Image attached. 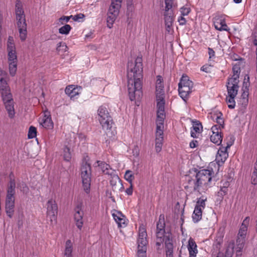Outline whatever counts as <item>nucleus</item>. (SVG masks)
<instances>
[{
	"instance_id": "9",
	"label": "nucleus",
	"mask_w": 257,
	"mask_h": 257,
	"mask_svg": "<svg viewBox=\"0 0 257 257\" xmlns=\"http://www.w3.org/2000/svg\"><path fill=\"white\" fill-rule=\"evenodd\" d=\"M123 0H112L107 14L106 25L110 29L112 28L119 13V10L121 7Z\"/></svg>"
},
{
	"instance_id": "56",
	"label": "nucleus",
	"mask_w": 257,
	"mask_h": 257,
	"mask_svg": "<svg viewBox=\"0 0 257 257\" xmlns=\"http://www.w3.org/2000/svg\"><path fill=\"white\" fill-rule=\"evenodd\" d=\"M71 28L69 25H65V35L68 34L70 32Z\"/></svg>"
},
{
	"instance_id": "7",
	"label": "nucleus",
	"mask_w": 257,
	"mask_h": 257,
	"mask_svg": "<svg viewBox=\"0 0 257 257\" xmlns=\"http://www.w3.org/2000/svg\"><path fill=\"white\" fill-rule=\"evenodd\" d=\"M166 116H157L155 132V150L157 153L162 150L164 141V121Z\"/></svg>"
},
{
	"instance_id": "21",
	"label": "nucleus",
	"mask_w": 257,
	"mask_h": 257,
	"mask_svg": "<svg viewBox=\"0 0 257 257\" xmlns=\"http://www.w3.org/2000/svg\"><path fill=\"white\" fill-rule=\"evenodd\" d=\"M81 92L82 88L75 85H69L65 88V93H66L71 99H77Z\"/></svg>"
},
{
	"instance_id": "53",
	"label": "nucleus",
	"mask_w": 257,
	"mask_h": 257,
	"mask_svg": "<svg viewBox=\"0 0 257 257\" xmlns=\"http://www.w3.org/2000/svg\"><path fill=\"white\" fill-rule=\"evenodd\" d=\"M131 185L129 188L126 189L125 192L128 195H131L133 193V185L132 184H130Z\"/></svg>"
},
{
	"instance_id": "26",
	"label": "nucleus",
	"mask_w": 257,
	"mask_h": 257,
	"mask_svg": "<svg viewBox=\"0 0 257 257\" xmlns=\"http://www.w3.org/2000/svg\"><path fill=\"white\" fill-rule=\"evenodd\" d=\"M202 126L199 121H192V127L191 130V136L193 138H198L202 131Z\"/></svg>"
},
{
	"instance_id": "30",
	"label": "nucleus",
	"mask_w": 257,
	"mask_h": 257,
	"mask_svg": "<svg viewBox=\"0 0 257 257\" xmlns=\"http://www.w3.org/2000/svg\"><path fill=\"white\" fill-rule=\"evenodd\" d=\"M163 80L161 76H157L156 82V94L164 93Z\"/></svg>"
},
{
	"instance_id": "35",
	"label": "nucleus",
	"mask_w": 257,
	"mask_h": 257,
	"mask_svg": "<svg viewBox=\"0 0 257 257\" xmlns=\"http://www.w3.org/2000/svg\"><path fill=\"white\" fill-rule=\"evenodd\" d=\"M95 166H98L99 167L100 170L105 174H107L108 175H110L108 173H107V171H108V168L109 169H112L110 168L109 166L102 162L97 161L96 163Z\"/></svg>"
},
{
	"instance_id": "42",
	"label": "nucleus",
	"mask_w": 257,
	"mask_h": 257,
	"mask_svg": "<svg viewBox=\"0 0 257 257\" xmlns=\"http://www.w3.org/2000/svg\"><path fill=\"white\" fill-rule=\"evenodd\" d=\"M83 17L84 15L81 14L75 16L65 17V22H68L70 19H72L74 21H79L80 19H83Z\"/></svg>"
},
{
	"instance_id": "5",
	"label": "nucleus",
	"mask_w": 257,
	"mask_h": 257,
	"mask_svg": "<svg viewBox=\"0 0 257 257\" xmlns=\"http://www.w3.org/2000/svg\"><path fill=\"white\" fill-rule=\"evenodd\" d=\"M15 14L20 38L21 41H24L27 38V24L23 5L19 0H17L16 2Z\"/></svg>"
},
{
	"instance_id": "8",
	"label": "nucleus",
	"mask_w": 257,
	"mask_h": 257,
	"mask_svg": "<svg viewBox=\"0 0 257 257\" xmlns=\"http://www.w3.org/2000/svg\"><path fill=\"white\" fill-rule=\"evenodd\" d=\"M96 118L105 131L110 129L112 124V120L105 106H100L97 111Z\"/></svg>"
},
{
	"instance_id": "38",
	"label": "nucleus",
	"mask_w": 257,
	"mask_h": 257,
	"mask_svg": "<svg viewBox=\"0 0 257 257\" xmlns=\"http://www.w3.org/2000/svg\"><path fill=\"white\" fill-rule=\"evenodd\" d=\"M124 178L126 181L130 184H132L135 179L134 173L131 170H126L125 172Z\"/></svg>"
},
{
	"instance_id": "33",
	"label": "nucleus",
	"mask_w": 257,
	"mask_h": 257,
	"mask_svg": "<svg viewBox=\"0 0 257 257\" xmlns=\"http://www.w3.org/2000/svg\"><path fill=\"white\" fill-rule=\"evenodd\" d=\"M7 52L8 53L16 52L14 38L12 36H9L8 38L7 42Z\"/></svg>"
},
{
	"instance_id": "3",
	"label": "nucleus",
	"mask_w": 257,
	"mask_h": 257,
	"mask_svg": "<svg viewBox=\"0 0 257 257\" xmlns=\"http://www.w3.org/2000/svg\"><path fill=\"white\" fill-rule=\"evenodd\" d=\"M0 91L9 116L10 118H13L15 114L14 101L12 95L10 92V87L7 81L4 78H1L0 79Z\"/></svg>"
},
{
	"instance_id": "34",
	"label": "nucleus",
	"mask_w": 257,
	"mask_h": 257,
	"mask_svg": "<svg viewBox=\"0 0 257 257\" xmlns=\"http://www.w3.org/2000/svg\"><path fill=\"white\" fill-rule=\"evenodd\" d=\"M229 185V183L225 182L223 183L222 186H220V190L218 192V196L220 198H223V196L227 194Z\"/></svg>"
},
{
	"instance_id": "15",
	"label": "nucleus",
	"mask_w": 257,
	"mask_h": 257,
	"mask_svg": "<svg viewBox=\"0 0 257 257\" xmlns=\"http://www.w3.org/2000/svg\"><path fill=\"white\" fill-rule=\"evenodd\" d=\"M206 200V199L200 198L197 202L192 214V219L194 222H197L201 219L202 211L205 206Z\"/></svg>"
},
{
	"instance_id": "45",
	"label": "nucleus",
	"mask_w": 257,
	"mask_h": 257,
	"mask_svg": "<svg viewBox=\"0 0 257 257\" xmlns=\"http://www.w3.org/2000/svg\"><path fill=\"white\" fill-rule=\"evenodd\" d=\"M232 252V249L229 248L225 253L223 252H220L216 257H231Z\"/></svg>"
},
{
	"instance_id": "1",
	"label": "nucleus",
	"mask_w": 257,
	"mask_h": 257,
	"mask_svg": "<svg viewBox=\"0 0 257 257\" xmlns=\"http://www.w3.org/2000/svg\"><path fill=\"white\" fill-rule=\"evenodd\" d=\"M143 60L140 57L128 61L127 68V87L132 101L139 100L142 96Z\"/></svg>"
},
{
	"instance_id": "6",
	"label": "nucleus",
	"mask_w": 257,
	"mask_h": 257,
	"mask_svg": "<svg viewBox=\"0 0 257 257\" xmlns=\"http://www.w3.org/2000/svg\"><path fill=\"white\" fill-rule=\"evenodd\" d=\"M239 62L233 65V75L229 78L227 84V93L229 96H236L238 90L239 76L240 74Z\"/></svg>"
},
{
	"instance_id": "11",
	"label": "nucleus",
	"mask_w": 257,
	"mask_h": 257,
	"mask_svg": "<svg viewBox=\"0 0 257 257\" xmlns=\"http://www.w3.org/2000/svg\"><path fill=\"white\" fill-rule=\"evenodd\" d=\"M164 227H165L164 220L163 218L161 219V218H160L159 221L157 225V232H156L157 244L158 245H160L161 243L163 241H165V243H166V242L167 241V243H168V239L166 236L168 234H170L169 239L172 241L171 234L169 232H166L165 230L164 229Z\"/></svg>"
},
{
	"instance_id": "25",
	"label": "nucleus",
	"mask_w": 257,
	"mask_h": 257,
	"mask_svg": "<svg viewBox=\"0 0 257 257\" xmlns=\"http://www.w3.org/2000/svg\"><path fill=\"white\" fill-rule=\"evenodd\" d=\"M40 124L46 129H51L53 127V123L49 112L45 111L43 117L40 120Z\"/></svg>"
},
{
	"instance_id": "47",
	"label": "nucleus",
	"mask_w": 257,
	"mask_h": 257,
	"mask_svg": "<svg viewBox=\"0 0 257 257\" xmlns=\"http://www.w3.org/2000/svg\"><path fill=\"white\" fill-rule=\"evenodd\" d=\"M212 65L211 64H206L203 65L201 68V70L205 72H209L210 71Z\"/></svg>"
},
{
	"instance_id": "39",
	"label": "nucleus",
	"mask_w": 257,
	"mask_h": 257,
	"mask_svg": "<svg viewBox=\"0 0 257 257\" xmlns=\"http://www.w3.org/2000/svg\"><path fill=\"white\" fill-rule=\"evenodd\" d=\"M236 96H229L228 95L226 97V103L230 108H233L235 105L234 98Z\"/></svg>"
},
{
	"instance_id": "16",
	"label": "nucleus",
	"mask_w": 257,
	"mask_h": 257,
	"mask_svg": "<svg viewBox=\"0 0 257 257\" xmlns=\"http://www.w3.org/2000/svg\"><path fill=\"white\" fill-rule=\"evenodd\" d=\"M221 126L217 125H213L211 128L210 133V139L213 143L220 145L222 141V136Z\"/></svg>"
},
{
	"instance_id": "18",
	"label": "nucleus",
	"mask_w": 257,
	"mask_h": 257,
	"mask_svg": "<svg viewBox=\"0 0 257 257\" xmlns=\"http://www.w3.org/2000/svg\"><path fill=\"white\" fill-rule=\"evenodd\" d=\"M58 212L57 205L55 200L51 199L48 200L47 203V214L52 222L56 220V215Z\"/></svg>"
},
{
	"instance_id": "61",
	"label": "nucleus",
	"mask_w": 257,
	"mask_h": 257,
	"mask_svg": "<svg viewBox=\"0 0 257 257\" xmlns=\"http://www.w3.org/2000/svg\"><path fill=\"white\" fill-rule=\"evenodd\" d=\"M137 254H138V257H146V253H144L143 255V256L141 255L140 253H137Z\"/></svg>"
},
{
	"instance_id": "13",
	"label": "nucleus",
	"mask_w": 257,
	"mask_h": 257,
	"mask_svg": "<svg viewBox=\"0 0 257 257\" xmlns=\"http://www.w3.org/2000/svg\"><path fill=\"white\" fill-rule=\"evenodd\" d=\"M147 233L144 227L141 226L139 230V237L138 239V253L142 256L146 253L147 250Z\"/></svg>"
},
{
	"instance_id": "28",
	"label": "nucleus",
	"mask_w": 257,
	"mask_h": 257,
	"mask_svg": "<svg viewBox=\"0 0 257 257\" xmlns=\"http://www.w3.org/2000/svg\"><path fill=\"white\" fill-rule=\"evenodd\" d=\"M174 21V14L172 13L168 12L165 15V23L166 30L169 33L173 31V24Z\"/></svg>"
},
{
	"instance_id": "49",
	"label": "nucleus",
	"mask_w": 257,
	"mask_h": 257,
	"mask_svg": "<svg viewBox=\"0 0 257 257\" xmlns=\"http://www.w3.org/2000/svg\"><path fill=\"white\" fill-rule=\"evenodd\" d=\"M234 142V139L232 138H230V140L227 143V145L226 147H224V148H226V150L227 151V149H229L231 146L232 145Z\"/></svg>"
},
{
	"instance_id": "51",
	"label": "nucleus",
	"mask_w": 257,
	"mask_h": 257,
	"mask_svg": "<svg viewBox=\"0 0 257 257\" xmlns=\"http://www.w3.org/2000/svg\"><path fill=\"white\" fill-rule=\"evenodd\" d=\"M171 0H165V3H166V10L169 11L170 9L172 7V4L170 3V1Z\"/></svg>"
},
{
	"instance_id": "60",
	"label": "nucleus",
	"mask_w": 257,
	"mask_h": 257,
	"mask_svg": "<svg viewBox=\"0 0 257 257\" xmlns=\"http://www.w3.org/2000/svg\"><path fill=\"white\" fill-rule=\"evenodd\" d=\"M59 32L60 34H64V26H62L59 29Z\"/></svg>"
},
{
	"instance_id": "50",
	"label": "nucleus",
	"mask_w": 257,
	"mask_h": 257,
	"mask_svg": "<svg viewBox=\"0 0 257 257\" xmlns=\"http://www.w3.org/2000/svg\"><path fill=\"white\" fill-rule=\"evenodd\" d=\"M64 21V16H62L58 21L55 23L56 26H60V25L63 24V21Z\"/></svg>"
},
{
	"instance_id": "2",
	"label": "nucleus",
	"mask_w": 257,
	"mask_h": 257,
	"mask_svg": "<svg viewBox=\"0 0 257 257\" xmlns=\"http://www.w3.org/2000/svg\"><path fill=\"white\" fill-rule=\"evenodd\" d=\"M214 173L211 168L202 169L198 172L195 169L190 170L185 179L198 191H204L211 186V181Z\"/></svg>"
},
{
	"instance_id": "43",
	"label": "nucleus",
	"mask_w": 257,
	"mask_h": 257,
	"mask_svg": "<svg viewBox=\"0 0 257 257\" xmlns=\"http://www.w3.org/2000/svg\"><path fill=\"white\" fill-rule=\"evenodd\" d=\"M8 62H18L16 52L8 53Z\"/></svg>"
},
{
	"instance_id": "27",
	"label": "nucleus",
	"mask_w": 257,
	"mask_h": 257,
	"mask_svg": "<svg viewBox=\"0 0 257 257\" xmlns=\"http://www.w3.org/2000/svg\"><path fill=\"white\" fill-rule=\"evenodd\" d=\"M187 248L189 251V257H196L198 253L197 246L195 241L192 238L188 240Z\"/></svg>"
},
{
	"instance_id": "58",
	"label": "nucleus",
	"mask_w": 257,
	"mask_h": 257,
	"mask_svg": "<svg viewBox=\"0 0 257 257\" xmlns=\"http://www.w3.org/2000/svg\"><path fill=\"white\" fill-rule=\"evenodd\" d=\"M61 46H63L62 45V42H59L58 44H57V48H56V51L59 53L60 50H61Z\"/></svg>"
},
{
	"instance_id": "62",
	"label": "nucleus",
	"mask_w": 257,
	"mask_h": 257,
	"mask_svg": "<svg viewBox=\"0 0 257 257\" xmlns=\"http://www.w3.org/2000/svg\"><path fill=\"white\" fill-rule=\"evenodd\" d=\"M234 2L236 4L240 3L242 1V0H233Z\"/></svg>"
},
{
	"instance_id": "52",
	"label": "nucleus",
	"mask_w": 257,
	"mask_h": 257,
	"mask_svg": "<svg viewBox=\"0 0 257 257\" xmlns=\"http://www.w3.org/2000/svg\"><path fill=\"white\" fill-rule=\"evenodd\" d=\"M217 112H220L216 111H214L213 112H212L210 114V117L214 121L215 120V119L217 118V116H218Z\"/></svg>"
},
{
	"instance_id": "24",
	"label": "nucleus",
	"mask_w": 257,
	"mask_h": 257,
	"mask_svg": "<svg viewBox=\"0 0 257 257\" xmlns=\"http://www.w3.org/2000/svg\"><path fill=\"white\" fill-rule=\"evenodd\" d=\"M15 198L6 197V211L7 215L12 218L14 212Z\"/></svg>"
},
{
	"instance_id": "59",
	"label": "nucleus",
	"mask_w": 257,
	"mask_h": 257,
	"mask_svg": "<svg viewBox=\"0 0 257 257\" xmlns=\"http://www.w3.org/2000/svg\"><path fill=\"white\" fill-rule=\"evenodd\" d=\"M249 83V77L247 76L246 78H244V84L245 85V87H247Z\"/></svg>"
},
{
	"instance_id": "48",
	"label": "nucleus",
	"mask_w": 257,
	"mask_h": 257,
	"mask_svg": "<svg viewBox=\"0 0 257 257\" xmlns=\"http://www.w3.org/2000/svg\"><path fill=\"white\" fill-rule=\"evenodd\" d=\"M183 17L181 16L178 19V22L180 25H184L186 23V20Z\"/></svg>"
},
{
	"instance_id": "46",
	"label": "nucleus",
	"mask_w": 257,
	"mask_h": 257,
	"mask_svg": "<svg viewBox=\"0 0 257 257\" xmlns=\"http://www.w3.org/2000/svg\"><path fill=\"white\" fill-rule=\"evenodd\" d=\"M251 183L253 185H257V170H254L251 177Z\"/></svg>"
},
{
	"instance_id": "57",
	"label": "nucleus",
	"mask_w": 257,
	"mask_h": 257,
	"mask_svg": "<svg viewBox=\"0 0 257 257\" xmlns=\"http://www.w3.org/2000/svg\"><path fill=\"white\" fill-rule=\"evenodd\" d=\"M133 154L134 156H138L139 154V151L138 148H135L133 150Z\"/></svg>"
},
{
	"instance_id": "4",
	"label": "nucleus",
	"mask_w": 257,
	"mask_h": 257,
	"mask_svg": "<svg viewBox=\"0 0 257 257\" xmlns=\"http://www.w3.org/2000/svg\"><path fill=\"white\" fill-rule=\"evenodd\" d=\"M249 223V217H245L239 229L235 244L232 243L229 245V249L232 251H236L237 255L241 254V250L244 247Z\"/></svg>"
},
{
	"instance_id": "14",
	"label": "nucleus",
	"mask_w": 257,
	"mask_h": 257,
	"mask_svg": "<svg viewBox=\"0 0 257 257\" xmlns=\"http://www.w3.org/2000/svg\"><path fill=\"white\" fill-rule=\"evenodd\" d=\"M107 173L110 174L111 176L110 184L113 191L116 192L121 191L123 189V185L119 178L116 174L115 171L114 170L108 168Z\"/></svg>"
},
{
	"instance_id": "41",
	"label": "nucleus",
	"mask_w": 257,
	"mask_h": 257,
	"mask_svg": "<svg viewBox=\"0 0 257 257\" xmlns=\"http://www.w3.org/2000/svg\"><path fill=\"white\" fill-rule=\"evenodd\" d=\"M37 136V128L33 126H31L29 127L28 137L29 139H33Z\"/></svg>"
},
{
	"instance_id": "40",
	"label": "nucleus",
	"mask_w": 257,
	"mask_h": 257,
	"mask_svg": "<svg viewBox=\"0 0 257 257\" xmlns=\"http://www.w3.org/2000/svg\"><path fill=\"white\" fill-rule=\"evenodd\" d=\"M191 12V8L189 6L185 5L181 7L180 9V12L181 16H187Z\"/></svg>"
},
{
	"instance_id": "64",
	"label": "nucleus",
	"mask_w": 257,
	"mask_h": 257,
	"mask_svg": "<svg viewBox=\"0 0 257 257\" xmlns=\"http://www.w3.org/2000/svg\"><path fill=\"white\" fill-rule=\"evenodd\" d=\"M254 170H257V159H256V163L255 164Z\"/></svg>"
},
{
	"instance_id": "29",
	"label": "nucleus",
	"mask_w": 257,
	"mask_h": 257,
	"mask_svg": "<svg viewBox=\"0 0 257 257\" xmlns=\"http://www.w3.org/2000/svg\"><path fill=\"white\" fill-rule=\"evenodd\" d=\"M16 182L15 179L10 175V181L7 188V194L6 197L15 198Z\"/></svg>"
},
{
	"instance_id": "36",
	"label": "nucleus",
	"mask_w": 257,
	"mask_h": 257,
	"mask_svg": "<svg viewBox=\"0 0 257 257\" xmlns=\"http://www.w3.org/2000/svg\"><path fill=\"white\" fill-rule=\"evenodd\" d=\"M73 155V150L71 146L65 148V161H71Z\"/></svg>"
},
{
	"instance_id": "12",
	"label": "nucleus",
	"mask_w": 257,
	"mask_h": 257,
	"mask_svg": "<svg viewBox=\"0 0 257 257\" xmlns=\"http://www.w3.org/2000/svg\"><path fill=\"white\" fill-rule=\"evenodd\" d=\"M80 176L84 189L88 192L90 186L91 169L89 164L85 163L81 168Z\"/></svg>"
},
{
	"instance_id": "19",
	"label": "nucleus",
	"mask_w": 257,
	"mask_h": 257,
	"mask_svg": "<svg viewBox=\"0 0 257 257\" xmlns=\"http://www.w3.org/2000/svg\"><path fill=\"white\" fill-rule=\"evenodd\" d=\"M83 215L84 213L82 209V205L81 204H79L76 206V207L75 208L74 219L76 226L79 229H81L83 226Z\"/></svg>"
},
{
	"instance_id": "44",
	"label": "nucleus",
	"mask_w": 257,
	"mask_h": 257,
	"mask_svg": "<svg viewBox=\"0 0 257 257\" xmlns=\"http://www.w3.org/2000/svg\"><path fill=\"white\" fill-rule=\"evenodd\" d=\"M218 116L215 119V121L218 124V126H221V128L223 127L222 124L223 123V119L222 117V114L221 112H217Z\"/></svg>"
},
{
	"instance_id": "10",
	"label": "nucleus",
	"mask_w": 257,
	"mask_h": 257,
	"mask_svg": "<svg viewBox=\"0 0 257 257\" xmlns=\"http://www.w3.org/2000/svg\"><path fill=\"white\" fill-rule=\"evenodd\" d=\"M193 87V83L187 76H183L179 84V92L180 96L185 100L189 95Z\"/></svg>"
},
{
	"instance_id": "37",
	"label": "nucleus",
	"mask_w": 257,
	"mask_h": 257,
	"mask_svg": "<svg viewBox=\"0 0 257 257\" xmlns=\"http://www.w3.org/2000/svg\"><path fill=\"white\" fill-rule=\"evenodd\" d=\"M9 66L10 74L11 76H14L17 72V62L15 61L8 62Z\"/></svg>"
},
{
	"instance_id": "54",
	"label": "nucleus",
	"mask_w": 257,
	"mask_h": 257,
	"mask_svg": "<svg viewBox=\"0 0 257 257\" xmlns=\"http://www.w3.org/2000/svg\"><path fill=\"white\" fill-rule=\"evenodd\" d=\"M198 145V142L197 141H192L190 143V147L191 148H196Z\"/></svg>"
},
{
	"instance_id": "63",
	"label": "nucleus",
	"mask_w": 257,
	"mask_h": 257,
	"mask_svg": "<svg viewBox=\"0 0 257 257\" xmlns=\"http://www.w3.org/2000/svg\"><path fill=\"white\" fill-rule=\"evenodd\" d=\"M133 0H127V5H131L132 4Z\"/></svg>"
},
{
	"instance_id": "20",
	"label": "nucleus",
	"mask_w": 257,
	"mask_h": 257,
	"mask_svg": "<svg viewBox=\"0 0 257 257\" xmlns=\"http://www.w3.org/2000/svg\"><path fill=\"white\" fill-rule=\"evenodd\" d=\"M112 215L118 227H124L127 224V219L121 212L116 210L112 211Z\"/></svg>"
},
{
	"instance_id": "17",
	"label": "nucleus",
	"mask_w": 257,
	"mask_h": 257,
	"mask_svg": "<svg viewBox=\"0 0 257 257\" xmlns=\"http://www.w3.org/2000/svg\"><path fill=\"white\" fill-rule=\"evenodd\" d=\"M157 116H166L165 111V94H156Z\"/></svg>"
},
{
	"instance_id": "32",
	"label": "nucleus",
	"mask_w": 257,
	"mask_h": 257,
	"mask_svg": "<svg viewBox=\"0 0 257 257\" xmlns=\"http://www.w3.org/2000/svg\"><path fill=\"white\" fill-rule=\"evenodd\" d=\"M166 237L168 239V243L166 242V257H173V244L172 241L170 240V234H168L166 236Z\"/></svg>"
},
{
	"instance_id": "31",
	"label": "nucleus",
	"mask_w": 257,
	"mask_h": 257,
	"mask_svg": "<svg viewBox=\"0 0 257 257\" xmlns=\"http://www.w3.org/2000/svg\"><path fill=\"white\" fill-rule=\"evenodd\" d=\"M73 241L68 240L65 243V257H73Z\"/></svg>"
},
{
	"instance_id": "23",
	"label": "nucleus",
	"mask_w": 257,
	"mask_h": 257,
	"mask_svg": "<svg viewBox=\"0 0 257 257\" xmlns=\"http://www.w3.org/2000/svg\"><path fill=\"white\" fill-rule=\"evenodd\" d=\"M214 25L216 29L222 31L227 30V26L225 24L224 16H217L214 18Z\"/></svg>"
},
{
	"instance_id": "55",
	"label": "nucleus",
	"mask_w": 257,
	"mask_h": 257,
	"mask_svg": "<svg viewBox=\"0 0 257 257\" xmlns=\"http://www.w3.org/2000/svg\"><path fill=\"white\" fill-rule=\"evenodd\" d=\"M208 54L209 55V59L213 58L215 56V52L211 48H208Z\"/></svg>"
},
{
	"instance_id": "22",
	"label": "nucleus",
	"mask_w": 257,
	"mask_h": 257,
	"mask_svg": "<svg viewBox=\"0 0 257 257\" xmlns=\"http://www.w3.org/2000/svg\"><path fill=\"white\" fill-rule=\"evenodd\" d=\"M228 154L226 148L220 147L216 156V162L219 166H221L228 158Z\"/></svg>"
}]
</instances>
